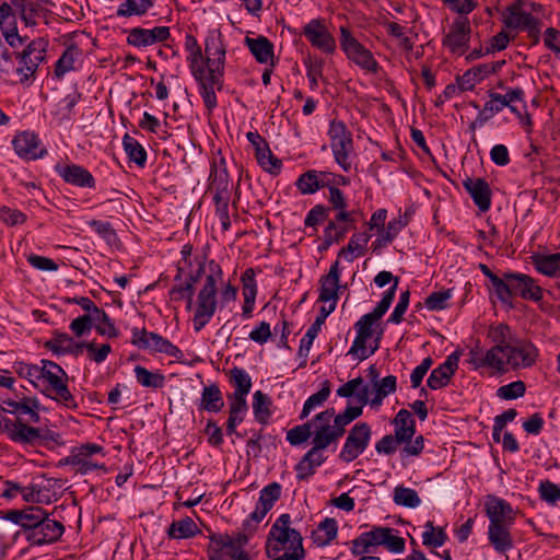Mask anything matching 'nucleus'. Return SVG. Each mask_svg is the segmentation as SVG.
I'll list each match as a JSON object with an SVG mask.
<instances>
[{"instance_id": "nucleus-1", "label": "nucleus", "mask_w": 560, "mask_h": 560, "mask_svg": "<svg viewBox=\"0 0 560 560\" xmlns=\"http://www.w3.org/2000/svg\"><path fill=\"white\" fill-rule=\"evenodd\" d=\"M206 67L202 66L201 48L189 52L188 61L195 79L201 88V96L208 109L217 106L215 90L222 88L225 46L220 31L209 34L205 44Z\"/></svg>"}, {"instance_id": "nucleus-2", "label": "nucleus", "mask_w": 560, "mask_h": 560, "mask_svg": "<svg viewBox=\"0 0 560 560\" xmlns=\"http://www.w3.org/2000/svg\"><path fill=\"white\" fill-rule=\"evenodd\" d=\"M209 268L211 273L207 276L197 296V307L192 319L196 331H200L209 323L217 308V283L221 280L222 271L213 261L210 262Z\"/></svg>"}, {"instance_id": "nucleus-3", "label": "nucleus", "mask_w": 560, "mask_h": 560, "mask_svg": "<svg viewBox=\"0 0 560 560\" xmlns=\"http://www.w3.org/2000/svg\"><path fill=\"white\" fill-rule=\"evenodd\" d=\"M393 532L389 527H373L370 532L362 533L352 540V553L355 556L366 555L378 546H385L392 552H401L405 548V540L394 535Z\"/></svg>"}, {"instance_id": "nucleus-4", "label": "nucleus", "mask_w": 560, "mask_h": 560, "mask_svg": "<svg viewBox=\"0 0 560 560\" xmlns=\"http://www.w3.org/2000/svg\"><path fill=\"white\" fill-rule=\"evenodd\" d=\"M328 136L335 161L343 172H350L354 158L352 133L342 121L334 119L329 124Z\"/></svg>"}, {"instance_id": "nucleus-5", "label": "nucleus", "mask_w": 560, "mask_h": 560, "mask_svg": "<svg viewBox=\"0 0 560 560\" xmlns=\"http://www.w3.org/2000/svg\"><path fill=\"white\" fill-rule=\"evenodd\" d=\"M362 406H349L343 412L335 416V409L329 408L317 413L314 427L324 432L330 440L337 442L346 432V425L362 415Z\"/></svg>"}, {"instance_id": "nucleus-6", "label": "nucleus", "mask_w": 560, "mask_h": 560, "mask_svg": "<svg viewBox=\"0 0 560 560\" xmlns=\"http://www.w3.org/2000/svg\"><path fill=\"white\" fill-rule=\"evenodd\" d=\"M503 369L497 372H505L509 369H527L535 364L538 358V349L528 340L515 339L502 352Z\"/></svg>"}, {"instance_id": "nucleus-7", "label": "nucleus", "mask_w": 560, "mask_h": 560, "mask_svg": "<svg viewBox=\"0 0 560 560\" xmlns=\"http://www.w3.org/2000/svg\"><path fill=\"white\" fill-rule=\"evenodd\" d=\"M503 283L506 287V293L498 295L503 303H509L514 295L536 302L542 299L541 288L527 275L505 272Z\"/></svg>"}, {"instance_id": "nucleus-8", "label": "nucleus", "mask_w": 560, "mask_h": 560, "mask_svg": "<svg viewBox=\"0 0 560 560\" xmlns=\"http://www.w3.org/2000/svg\"><path fill=\"white\" fill-rule=\"evenodd\" d=\"M502 21L508 28L526 31L534 43L539 42L541 21L527 12L521 2L508 7L503 12Z\"/></svg>"}, {"instance_id": "nucleus-9", "label": "nucleus", "mask_w": 560, "mask_h": 560, "mask_svg": "<svg viewBox=\"0 0 560 560\" xmlns=\"http://www.w3.org/2000/svg\"><path fill=\"white\" fill-rule=\"evenodd\" d=\"M40 363V378L47 381L50 388L56 393L55 399L67 407H74L73 396L66 384L68 380L67 373L52 361L42 360Z\"/></svg>"}, {"instance_id": "nucleus-10", "label": "nucleus", "mask_w": 560, "mask_h": 560, "mask_svg": "<svg viewBox=\"0 0 560 560\" xmlns=\"http://www.w3.org/2000/svg\"><path fill=\"white\" fill-rule=\"evenodd\" d=\"M289 525L290 515L282 514L271 526L267 540L268 557H272V552L278 553L284 549L285 544H289L288 548H294L295 537L299 539L300 545H302V536L295 529L290 528Z\"/></svg>"}, {"instance_id": "nucleus-11", "label": "nucleus", "mask_w": 560, "mask_h": 560, "mask_svg": "<svg viewBox=\"0 0 560 560\" xmlns=\"http://www.w3.org/2000/svg\"><path fill=\"white\" fill-rule=\"evenodd\" d=\"M490 336L493 342H495V346L488 350L485 357L480 359L478 363L476 362V364L477 366H489L493 370H502L503 357L501 352L512 343L515 338L511 336L510 327L505 324H499L491 328Z\"/></svg>"}, {"instance_id": "nucleus-12", "label": "nucleus", "mask_w": 560, "mask_h": 560, "mask_svg": "<svg viewBox=\"0 0 560 560\" xmlns=\"http://www.w3.org/2000/svg\"><path fill=\"white\" fill-rule=\"evenodd\" d=\"M94 454H103V447L97 444H83L71 451L70 455L60 460L61 465L75 467V474L86 475L95 469H104V464L92 459Z\"/></svg>"}, {"instance_id": "nucleus-13", "label": "nucleus", "mask_w": 560, "mask_h": 560, "mask_svg": "<svg viewBox=\"0 0 560 560\" xmlns=\"http://www.w3.org/2000/svg\"><path fill=\"white\" fill-rule=\"evenodd\" d=\"M48 43L39 37L33 39L18 54L19 67L16 68L18 74L27 80L36 72L38 66L45 60Z\"/></svg>"}, {"instance_id": "nucleus-14", "label": "nucleus", "mask_w": 560, "mask_h": 560, "mask_svg": "<svg viewBox=\"0 0 560 560\" xmlns=\"http://www.w3.org/2000/svg\"><path fill=\"white\" fill-rule=\"evenodd\" d=\"M340 45L348 58L362 69L376 72L378 65L371 51L361 45L347 27H340Z\"/></svg>"}, {"instance_id": "nucleus-15", "label": "nucleus", "mask_w": 560, "mask_h": 560, "mask_svg": "<svg viewBox=\"0 0 560 560\" xmlns=\"http://www.w3.org/2000/svg\"><path fill=\"white\" fill-rule=\"evenodd\" d=\"M371 434V427L368 423L359 422L354 424L340 452V459L346 463H351L357 459L366 450Z\"/></svg>"}, {"instance_id": "nucleus-16", "label": "nucleus", "mask_w": 560, "mask_h": 560, "mask_svg": "<svg viewBox=\"0 0 560 560\" xmlns=\"http://www.w3.org/2000/svg\"><path fill=\"white\" fill-rule=\"evenodd\" d=\"M471 26L470 22L465 16H459L454 20L451 25L450 32L443 38V45L455 55H463L468 48L470 39Z\"/></svg>"}, {"instance_id": "nucleus-17", "label": "nucleus", "mask_w": 560, "mask_h": 560, "mask_svg": "<svg viewBox=\"0 0 560 560\" xmlns=\"http://www.w3.org/2000/svg\"><path fill=\"white\" fill-rule=\"evenodd\" d=\"M397 378L394 375H388L380 378L374 385L372 390L369 386H363L357 394V399L361 405L370 404L372 407L382 405L385 397L396 392Z\"/></svg>"}, {"instance_id": "nucleus-18", "label": "nucleus", "mask_w": 560, "mask_h": 560, "mask_svg": "<svg viewBox=\"0 0 560 560\" xmlns=\"http://www.w3.org/2000/svg\"><path fill=\"white\" fill-rule=\"evenodd\" d=\"M132 342L139 347L165 353L173 358H180L182 351L155 332H148L145 329H133Z\"/></svg>"}, {"instance_id": "nucleus-19", "label": "nucleus", "mask_w": 560, "mask_h": 560, "mask_svg": "<svg viewBox=\"0 0 560 560\" xmlns=\"http://www.w3.org/2000/svg\"><path fill=\"white\" fill-rule=\"evenodd\" d=\"M303 35L312 46L326 54H332L336 49V40L328 31L323 20L314 19L303 27Z\"/></svg>"}, {"instance_id": "nucleus-20", "label": "nucleus", "mask_w": 560, "mask_h": 560, "mask_svg": "<svg viewBox=\"0 0 560 560\" xmlns=\"http://www.w3.org/2000/svg\"><path fill=\"white\" fill-rule=\"evenodd\" d=\"M523 95V90L518 88L509 91L505 95L490 92L489 96L491 100L487 102L483 108L479 112L476 121L482 125L495 113L501 112L504 107H510L512 110H514V108L511 106V103L522 101Z\"/></svg>"}, {"instance_id": "nucleus-21", "label": "nucleus", "mask_w": 560, "mask_h": 560, "mask_svg": "<svg viewBox=\"0 0 560 560\" xmlns=\"http://www.w3.org/2000/svg\"><path fill=\"white\" fill-rule=\"evenodd\" d=\"M63 525L48 516L44 518L34 529L27 533V540L32 545L40 546L44 544H51L57 541L63 534Z\"/></svg>"}, {"instance_id": "nucleus-22", "label": "nucleus", "mask_w": 560, "mask_h": 560, "mask_svg": "<svg viewBox=\"0 0 560 560\" xmlns=\"http://www.w3.org/2000/svg\"><path fill=\"white\" fill-rule=\"evenodd\" d=\"M340 282V268L339 260H336L329 268L327 275L323 276L319 280V295L318 301L323 303L329 302V305H334V310L337 305L338 292L341 288Z\"/></svg>"}, {"instance_id": "nucleus-23", "label": "nucleus", "mask_w": 560, "mask_h": 560, "mask_svg": "<svg viewBox=\"0 0 560 560\" xmlns=\"http://www.w3.org/2000/svg\"><path fill=\"white\" fill-rule=\"evenodd\" d=\"M170 35V27L167 26H156L152 30L135 27L130 30L127 42L136 47H147L165 42Z\"/></svg>"}, {"instance_id": "nucleus-24", "label": "nucleus", "mask_w": 560, "mask_h": 560, "mask_svg": "<svg viewBox=\"0 0 560 560\" xmlns=\"http://www.w3.org/2000/svg\"><path fill=\"white\" fill-rule=\"evenodd\" d=\"M281 495V486L278 482H271L261 489L255 511L250 514L249 520L246 521V526L253 521L259 523L264 520L267 513L272 509L275 503Z\"/></svg>"}, {"instance_id": "nucleus-25", "label": "nucleus", "mask_w": 560, "mask_h": 560, "mask_svg": "<svg viewBox=\"0 0 560 560\" xmlns=\"http://www.w3.org/2000/svg\"><path fill=\"white\" fill-rule=\"evenodd\" d=\"M12 144L16 154L25 160H36L46 153L38 137L30 131L16 135Z\"/></svg>"}, {"instance_id": "nucleus-26", "label": "nucleus", "mask_w": 560, "mask_h": 560, "mask_svg": "<svg viewBox=\"0 0 560 560\" xmlns=\"http://www.w3.org/2000/svg\"><path fill=\"white\" fill-rule=\"evenodd\" d=\"M485 508L490 521L489 525L512 526L514 523L515 517L513 509L504 500L494 495H488Z\"/></svg>"}, {"instance_id": "nucleus-27", "label": "nucleus", "mask_w": 560, "mask_h": 560, "mask_svg": "<svg viewBox=\"0 0 560 560\" xmlns=\"http://www.w3.org/2000/svg\"><path fill=\"white\" fill-rule=\"evenodd\" d=\"M3 432L16 443L34 444L42 439L40 430L25 424L21 419L4 420Z\"/></svg>"}, {"instance_id": "nucleus-28", "label": "nucleus", "mask_w": 560, "mask_h": 560, "mask_svg": "<svg viewBox=\"0 0 560 560\" xmlns=\"http://www.w3.org/2000/svg\"><path fill=\"white\" fill-rule=\"evenodd\" d=\"M464 187L472 198L475 205L481 212H486L491 206V189L489 184L481 177H466Z\"/></svg>"}, {"instance_id": "nucleus-29", "label": "nucleus", "mask_w": 560, "mask_h": 560, "mask_svg": "<svg viewBox=\"0 0 560 560\" xmlns=\"http://www.w3.org/2000/svg\"><path fill=\"white\" fill-rule=\"evenodd\" d=\"M457 366L458 357L455 354L448 355L443 364H441L431 372L427 381L428 386L431 389H440L446 386Z\"/></svg>"}, {"instance_id": "nucleus-30", "label": "nucleus", "mask_w": 560, "mask_h": 560, "mask_svg": "<svg viewBox=\"0 0 560 560\" xmlns=\"http://www.w3.org/2000/svg\"><path fill=\"white\" fill-rule=\"evenodd\" d=\"M511 526L489 525L488 539L494 550L499 553H505L514 546L511 535Z\"/></svg>"}, {"instance_id": "nucleus-31", "label": "nucleus", "mask_w": 560, "mask_h": 560, "mask_svg": "<svg viewBox=\"0 0 560 560\" xmlns=\"http://www.w3.org/2000/svg\"><path fill=\"white\" fill-rule=\"evenodd\" d=\"M494 63H482L467 70L460 78H458V86L463 91H470L475 85L487 78L489 74L495 72Z\"/></svg>"}, {"instance_id": "nucleus-32", "label": "nucleus", "mask_w": 560, "mask_h": 560, "mask_svg": "<svg viewBox=\"0 0 560 560\" xmlns=\"http://www.w3.org/2000/svg\"><path fill=\"white\" fill-rule=\"evenodd\" d=\"M246 540L245 536L235 541L232 537L225 535L213 540V542L217 547H220L221 557H229L233 560H248L247 555L240 550V547L245 544Z\"/></svg>"}, {"instance_id": "nucleus-33", "label": "nucleus", "mask_w": 560, "mask_h": 560, "mask_svg": "<svg viewBox=\"0 0 560 560\" xmlns=\"http://www.w3.org/2000/svg\"><path fill=\"white\" fill-rule=\"evenodd\" d=\"M245 44L258 62L267 63L271 60L273 56V46L265 36H258L256 38L247 36L245 38Z\"/></svg>"}, {"instance_id": "nucleus-34", "label": "nucleus", "mask_w": 560, "mask_h": 560, "mask_svg": "<svg viewBox=\"0 0 560 560\" xmlns=\"http://www.w3.org/2000/svg\"><path fill=\"white\" fill-rule=\"evenodd\" d=\"M90 326H94L101 335H107L108 337L116 336V329L109 322L108 315L95 304L85 314Z\"/></svg>"}, {"instance_id": "nucleus-35", "label": "nucleus", "mask_w": 560, "mask_h": 560, "mask_svg": "<svg viewBox=\"0 0 560 560\" xmlns=\"http://www.w3.org/2000/svg\"><path fill=\"white\" fill-rule=\"evenodd\" d=\"M90 326H94L101 335H107L108 337L116 336V329L109 322L108 315L95 304L85 314Z\"/></svg>"}, {"instance_id": "nucleus-36", "label": "nucleus", "mask_w": 560, "mask_h": 560, "mask_svg": "<svg viewBox=\"0 0 560 560\" xmlns=\"http://www.w3.org/2000/svg\"><path fill=\"white\" fill-rule=\"evenodd\" d=\"M332 312H334V305H329L328 307L323 306L320 308V315L317 316L314 324L308 328V330L306 331V334L304 335V337L301 340V345H300V349H299V352L301 355H305V357L307 355V353L311 349V346L313 343V340L315 339V337L317 336V334L320 329V325L325 322L326 317Z\"/></svg>"}, {"instance_id": "nucleus-37", "label": "nucleus", "mask_w": 560, "mask_h": 560, "mask_svg": "<svg viewBox=\"0 0 560 560\" xmlns=\"http://www.w3.org/2000/svg\"><path fill=\"white\" fill-rule=\"evenodd\" d=\"M337 522L334 518L326 517L313 532L312 539L318 547L327 546L337 536Z\"/></svg>"}, {"instance_id": "nucleus-38", "label": "nucleus", "mask_w": 560, "mask_h": 560, "mask_svg": "<svg viewBox=\"0 0 560 560\" xmlns=\"http://www.w3.org/2000/svg\"><path fill=\"white\" fill-rule=\"evenodd\" d=\"M532 260L536 269L548 277H555L560 270V253L544 255L535 254Z\"/></svg>"}, {"instance_id": "nucleus-39", "label": "nucleus", "mask_w": 560, "mask_h": 560, "mask_svg": "<svg viewBox=\"0 0 560 560\" xmlns=\"http://www.w3.org/2000/svg\"><path fill=\"white\" fill-rule=\"evenodd\" d=\"M81 56V50L75 45H70L57 60L54 74L61 79L66 73L74 69L75 60Z\"/></svg>"}, {"instance_id": "nucleus-40", "label": "nucleus", "mask_w": 560, "mask_h": 560, "mask_svg": "<svg viewBox=\"0 0 560 560\" xmlns=\"http://www.w3.org/2000/svg\"><path fill=\"white\" fill-rule=\"evenodd\" d=\"M223 406L224 400L219 386L215 384L206 386L201 395V408L207 411L218 412Z\"/></svg>"}, {"instance_id": "nucleus-41", "label": "nucleus", "mask_w": 560, "mask_h": 560, "mask_svg": "<svg viewBox=\"0 0 560 560\" xmlns=\"http://www.w3.org/2000/svg\"><path fill=\"white\" fill-rule=\"evenodd\" d=\"M155 0H125L117 10V16L130 18L144 15L153 5Z\"/></svg>"}, {"instance_id": "nucleus-42", "label": "nucleus", "mask_w": 560, "mask_h": 560, "mask_svg": "<svg viewBox=\"0 0 560 560\" xmlns=\"http://www.w3.org/2000/svg\"><path fill=\"white\" fill-rule=\"evenodd\" d=\"M313 434V447L307 453L308 457L313 458V464L320 466L325 462L322 451L335 442L316 427H314Z\"/></svg>"}, {"instance_id": "nucleus-43", "label": "nucleus", "mask_w": 560, "mask_h": 560, "mask_svg": "<svg viewBox=\"0 0 560 560\" xmlns=\"http://www.w3.org/2000/svg\"><path fill=\"white\" fill-rule=\"evenodd\" d=\"M199 532L197 524L190 517L173 522L168 527L167 535L172 539H184L195 536Z\"/></svg>"}, {"instance_id": "nucleus-44", "label": "nucleus", "mask_w": 560, "mask_h": 560, "mask_svg": "<svg viewBox=\"0 0 560 560\" xmlns=\"http://www.w3.org/2000/svg\"><path fill=\"white\" fill-rule=\"evenodd\" d=\"M447 539V535L443 528H436L433 522L428 521L424 524V532L422 533V544L428 547H441Z\"/></svg>"}, {"instance_id": "nucleus-45", "label": "nucleus", "mask_w": 560, "mask_h": 560, "mask_svg": "<svg viewBox=\"0 0 560 560\" xmlns=\"http://www.w3.org/2000/svg\"><path fill=\"white\" fill-rule=\"evenodd\" d=\"M230 381L235 386V392L233 394H237L241 396H247L252 388V380L248 373L240 368H233L229 372Z\"/></svg>"}, {"instance_id": "nucleus-46", "label": "nucleus", "mask_w": 560, "mask_h": 560, "mask_svg": "<svg viewBox=\"0 0 560 560\" xmlns=\"http://www.w3.org/2000/svg\"><path fill=\"white\" fill-rule=\"evenodd\" d=\"M270 398L262 392L257 390L253 397V410L255 418L260 423H266L271 415L270 412Z\"/></svg>"}, {"instance_id": "nucleus-47", "label": "nucleus", "mask_w": 560, "mask_h": 560, "mask_svg": "<svg viewBox=\"0 0 560 560\" xmlns=\"http://www.w3.org/2000/svg\"><path fill=\"white\" fill-rule=\"evenodd\" d=\"M369 339L366 336L357 334L348 354H352L361 361L368 359L378 349V339L373 346H366Z\"/></svg>"}, {"instance_id": "nucleus-48", "label": "nucleus", "mask_w": 560, "mask_h": 560, "mask_svg": "<svg viewBox=\"0 0 560 560\" xmlns=\"http://www.w3.org/2000/svg\"><path fill=\"white\" fill-rule=\"evenodd\" d=\"M201 272H202V267H200L198 269L196 276H190L189 281H187L184 285L174 287L170 291L171 300L180 301V300L187 298V308H190L191 302H192V293H194L192 285L199 279Z\"/></svg>"}, {"instance_id": "nucleus-49", "label": "nucleus", "mask_w": 560, "mask_h": 560, "mask_svg": "<svg viewBox=\"0 0 560 560\" xmlns=\"http://www.w3.org/2000/svg\"><path fill=\"white\" fill-rule=\"evenodd\" d=\"M122 144L129 159L138 165L143 166L147 160V153L143 147L128 133L124 136Z\"/></svg>"}, {"instance_id": "nucleus-50", "label": "nucleus", "mask_w": 560, "mask_h": 560, "mask_svg": "<svg viewBox=\"0 0 560 560\" xmlns=\"http://www.w3.org/2000/svg\"><path fill=\"white\" fill-rule=\"evenodd\" d=\"M393 499L397 505L407 508H417L421 503V500L417 491L411 488H406L404 486H397L394 489Z\"/></svg>"}, {"instance_id": "nucleus-51", "label": "nucleus", "mask_w": 560, "mask_h": 560, "mask_svg": "<svg viewBox=\"0 0 560 560\" xmlns=\"http://www.w3.org/2000/svg\"><path fill=\"white\" fill-rule=\"evenodd\" d=\"M329 394H330V384L328 381H325L323 383L322 389L319 392L313 394L312 396H310L306 399L300 418L305 419L315 407L320 406L324 401L327 400V398L329 397Z\"/></svg>"}, {"instance_id": "nucleus-52", "label": "nucleus", "mask_w": 560, "mask_h": 560, "mask_svg": "<svg viewBox=\"0 0 560 560\" xmlns=\"http://www.w3.org/2000/svg\"><path fill=\"white\" fill-rule=\"evenodd\" d=\"M135 373L138 383L144 387L161 388L164 385V376L159 373H152L143 366L137 365Z\"/></svg>"}, {"instance_id": "nucleus-53", "label": "nucleus", "mask_w": 560, "mask_h": 560, "mask_svg": "<svg viewBox=\"0 0 560 560\" xmlns=\"http://www.w3.org/2000/svg\"><path fill=\"white\" fill-rule=\"evenodd\" d=\"M256 158L260 166L269 173L280 171L281 161L273 156L268 145L257 148Z\"/></svg>"}, {"instance_id": "nucleus-54", "label": "nucleus", "mask_w": 560, "mask_h": 560, "mask_svg": "<svg viewBox=\"0 0 560 560\" xmlns=\"http://www.w3.org/2000/svg\"><path fill=\"white\" fill-rule=\"evenodd\" d=\"M72 340L73 338L68 334L55 332L54 337L45 342V347L57 354L67 353L70 350Z\"/></svg>"}, {"instance_id": "nucleus-55", "label": "nucleus", "mask_w": 560, "mask_h": 560, "mask_svg": "<svg viewBox=\"0 0 560 560\" xmlns=\"http://www.w3.org/2000/svg\"><path fill=\"white\" fill-rule=\"evenodd\" d=\"M398 285V279H395V283L384 293L382 300L378 302L373 312L369 313V315L374 318L376 322L382 318V316L388 311L396 293V289Z\"/></svg>"}, {"instance_id": "nucleus-56", "label": "nucleus", "mask_w": 560, "mask_h": 560, "mask_svg": "<svg viewBox=\"0 0 560 560\" xmlns=\"http://www.w3.org/2000/svg\"><path fill=\"white\" fill-rule=\"evenodd\" d=\"M48 514L39 506H31L23 510V527L30 533L34 529Z\"/></svg>"}, {"instance_id": "nucleus-57", "label": "nucleus", "mask_w": 560, "mask_h": 560, "mask_svg": "<svg viewBox=\"0 0 560 560\" xmlns=\"http://www.w3.org/2000/svg\"><path fill=\"white\" fill-rule=\"evenodd\" d=\"M312 425L314 427V419L311 422H306L302 425H296V427L292 428L287 433V440L292 445H300V444L306 442L312 434V432H311Z\"/></svg>"}, {"instance_id": "nucleus-58", "label": "nucleus", "mask_w": 560, "mask_h": 560, "mask_svg": "<svg viewBox=\"0 0 560 560\" xmlns=\"http://www.w3.org/2000/svg\"><path fill=\"white\" fill-rule=\"evenodd\" d=\"M14 4L19 8L20 16L26 25H35L38 16V7L36 3L31 1H14Z\"/></svg>"}, {"instance_id": "nucleus-59", "label": "nucleus", "mask_w": 560, "mask_h": 560, "mask_svg": "<svg viewBox=\"0 0 560 560\" xmlns=\"http://www.w3.org/2000/svg\"><path fill=\"white\" fill-rule=\"evenodd\" d=\"M526 392V386L522 381H515L508 385H503L498 389V396L502 399L510 400L523 397Z\"/></svg>"}, {"instance_id": "nucleus-60", "label": "nucleus", "mask_w": 560, "mask_h": 560, "mask_svg": "<svg viewBox=\"0 0 560 560\" xmlns=\"http://www.w3.org/2000/svg\"><path fill=\"white\" fill-rule=\"evenodd\" d=\"M538 490L540 498L548 503L560 500V487L549 480L541 481Z\"/></svg>"}, {"instance_id": "nucleus-61", "label": "nucleus", "mask_w": 560, "mask_h": 560, "mask_svg": "<svg viewBox=\"0 0 560 560\" xmlns=\"http://www.w3.org/2000/svg\"><path fill=\"white\" fill-rule=\"evenodd\" d=\"M450 298H451V292L448 290L447 291H438V292L431 293L425 299L424 303L429 310H432V311L444 310L446 307V303Z\"/></svg>"}, {"instance_id": "nucleus-62", "label": "nucleus", "mask_w": 560, "mask_h": 560, "mask_svg": "<svg viewBox=\"0 0 560 560\" xmlns=\"http://www.w3.org/2000/svg\"><path fill=\"white\" fill-rule=\"evenodd\" d=\"M401 228L402 223L400 220L390 221L386 230L382 228L380 237L376 241L378 243V246L392 242L395 238V236L399 233Z\"/></svg>"}, {"instance_id": "nucleus-63", "label": "nucleus", "mask_w": 560, "mask_h": 560, "mask_svg": "<svg viewBox=\"0 0 560 560\" xmlns=\"http://www.w3.org/2000/svg\"><path fill=\"white\" fill-rule=\"evenodd\" d=\"M0 219L9 225H16L25 222L26 215L16 209L2 207L0 209Z\"/></svg>"}, {"instance_id": "nucleus-64", "label": "nucleus", "mask_w": 560, "mask_h": 560, "mask_svg": "<svg viewBox=\"0 0 560 560\" xmlns=\"http://www.w3.org/2000/svg\"><path fill=\"white\" fill-rule=\"evenodd\" d=\"M544 43L546 47L556 54H560V32L553 27H549L545 32Z\"/></svg>"}]
</instances>
